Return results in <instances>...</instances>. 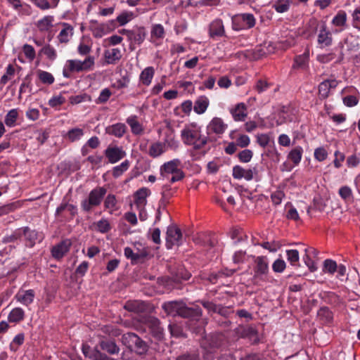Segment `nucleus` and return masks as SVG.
Instances as JSON below:
<instances>
[{"mask_svg": "<svg viewBox=\"0 0 360 360\" xmlns=\"http://www.w3.org/2000/svg\"><path fill=\"white\" fill-rule=\"evenodd\" d=\"M181 137L184 144L195 149H200L207 143V137L202 134L201 127L194 122L185 125Z\"/></svg>", "mask_w": 360, "mask_h": 360, "instance_id": "1", "label": "nucleus"}, {"mask_svg": "<svg viewBox=\"0 0 360 360\" xmlns=\"http://www.w3.org/2000/svg\"><path fill=\"white\" fill-rule=\"evenodd\" d=\"M162 308L165 312L172 316H180L182 317H199L202 311L199 307H188L184 302L172 301L164 303Z\"/></svg>", "mask_w": 360, "mask_h": 360, "instance_id": "2", "label": "nucleus"}, {"mask_svg": "<svg viewBox=\"0 0 360 360\" xmlns=\"http://www.w3.org/2000/svg\"><path fill=\"white\" fill-rule=\"evenodd\" d=\"M181 162L179 159H173L165 162L160 168V175L163 178L169 179V175L172 174L169 179L171 183L178 181L184 178V173L180 169Z\"/></svg>", "mask_w": 360, "mask_h": 360, "instance_id": "3", "label": "nucleus"}, {"mask_svg": "<svg viewBox=\"0 0 360 360\" xmlns=\"http://www.w3.org/2000/svg\"><path fill=\"white\" fill-rule=\"evenodd\" d=\"M107 193L104 187L98 186L92 189L86 198L83 200L81 207L84 211L89 212L94 207L99 206Z\"/></svg>", "mask_w": 360, "mask_h": 360, "instance_id": "4", "label": "nucleus"}, {"mask_svg": "<svg viewBox=\"0 0 360 360\" xmlns=\"http://www.w3.org/2000/svg\"><path fill=\"white\" fill-rule=\"evenodd\" d=\"M232 175L234 179L238 180L244 179L248 181L252 179L259 181L261 179V174L257 166L244 168L240 165H236L233 167Z\"/></svg>", "mask_w": 360, "mask_h": 360, "instance_id": "5", "label": "nucleus"}, {"mask_svg": "<svg viewBox=\"0 0 360 360\" xmlns=\"http://www.w3.org/2000/svg\"><path fill=\"white\" fill-rule=\"evenodd\" d=\"M232 27L236 31L248 30L255 25L256 20L253 14L249 13H239L231 18Z\"/></svg>", "mask_w": 360, "mask_h": 360, "instance_id": "6", "label": "nucleus"}, {"mask_svg": "<svg viewBox=\"0 0 360 360\" xmlns=\"http://www.w3.org/2000/svg\"><path fill=\"white\" fill-rule=\"evenodd\" d=\"M315 32L317 37L318 48L323 49L333 44L332 32L327 27L326 22H322L319 24L316 28Z\"/></svg>", "mask_w": 360, "mask_h": 360, "instance_id": "7", "label": "nucleus"}, {"mask_svg": "<svg viewBox=\"0 0 360 360\" xmlns=\"http://www.w3.org/2000/svg\"><path fill=\"white\" fill-rule=\"evenodd\" d=\"M122 342L131 349L142 354L146 352L147 345L138 335L133 333H127L122 335Z\"/></svg>", "mask_w": 360, "mask_h": 360, "instance_id": "8", "label": "nucleus"}, {"mask_svg": "<svg viewBox=\"0 0 360 360\" xmlns=\"http://www.w3.org/2000/svg\"><path fill=\"white\" fill-rule=\"evenodd\" d=\"M24 237L25 245L27 248H33L37 243H40L44 236L41 233L28 226L21 227V238Z\"/></svg>", "mask_w": 360, "mask_h": 360, "instance_id": "9", "label": "nucleus"}, {"mask_svg": "<svg viewBox=\"0 0 360 360\" xmlns=\"http://www.w3.org/2000/svg\"><path fill=\"white\" fill-rule=\"evenodd\" d=\"M183 238L181 230L174 225L167 227L166 236V247L172 249L174 246H179L182 244Z\"/></svg>", "mask_w": 360, "mask_h": 360, "instance_id": "10", "label": "nucleus"}, {"mask_svg": "<svg viewBox=\"0 0 360 360\" xmlns=\"http://www.w3.org/2000/svg\"><path fill=\"white\" fill-rule=\"evenodd\" d=\"M254 278L257 281H266L269 272V262L266 257H257L255 259Z\"/></svg>", "mask_w": 360, "mask_h": 360, "instance_id": "11", "label": "nucleus"}, {"mask_svg": "<svg viewBox=\"0 0 360 360\" xmlns=\"http://www.w3.org/2000/svg\"><path fill=\"white\" fill-rule=\"evenodd\" d=\"M228 129V124L219 117H214L209 122L206 129L207 134L221 136Z\"/></svg>", "mask_w": 360, "mask_h": 360, "instance_id": "12", "label": "nucleus"}, {"mask_svg": "<svg viewBox=\"0 0 360 360\" xmlns=\"http://www.w3.org/2000/svg\"><path fill=\"white\" fill-rule=\"evenodd\" d=\"M104 155L111 164H115L126 156V152L120 146L109 145L104 150Z\"/></svg>", "mask_w": 360, "mask_h": 360, "instance_id": "13", "label": "nucleus"}, {"mask_svg": "<svg viewBox=\"0 0 360 360\" xmlns=\"http://www.w3.org/2000/svg\"><path fill=\"white\" fill-rule=\"evenodd\" d=\"M95 63V58L93 56H88L84 60H69V70L77 72L89 71L92 70Z\"/></svg>", "mask_w": 360, "mask_h": 360, "instance_id": "14", "label": "nucleus"}, {"mask_svg": "<svg viewBox=\"0 0 360 360\" xmlns=\"http://www.w3.org/2000/svg\"><path fill=\"white\" fill-rule=\"evenodd\" d=\"M146 328L151 332L153 335L158 340L163 338V329L160 326V321L153 316L146 317L143 321Z\"/></svg>", "mask_w": 360, "mask_h": 360, "instance_id": "15", "label": "nucleus"}, {"mask_svg": "<svg viewBox=\"0 0 360 360\" xmlns=\"http://www.w3.org/2000/svg\"><path fill=\"white\" fill-rule=\"evenodd\" d=\"M339 81L331 78L326 79L319 85V94L321 98L325 99L329 96L332 91L338 86Z\"/></svg>", "mask_w": 360, "mask_h": 360, "instance_id": "16", "label": "nucleus"}, {"mask_svg": "<svg viewBox=\"0 0 360 360\" xmlns=\"http://www.w3.org/2000/svg\"><path fill=\"white\" fill-rule=\"evenodd\" d=\"M165 36V28L162 25L157 23L151 26L150 41L158 45Z\"/></svg>", "mask_w": 360, "mask_h": 360, "instance_id": "17", "label": "nucleus"}, {"mask_svg": "<svg viewBox=\"0 0 360 360\" xmlns=\"http://www.w3.org/2000/svg\"><path fill=\"white\" fill-rule=\"evenodd\" d=\"M225 34L224 23L220 19L214 20L209 27V34L210 37H222Z\"/></svg>", "mask_w": 360, "mask_h": 360, "instance_id": "18", "label": "nucleus"}, {"mask_svg": "<svg viewBox=\"0 0 360 360\" xmlns=\"http://www.w3.org/2000/svg\"><path fill=\"white\" fill-rule=\"evenodd\" d=\"M210 105V100L206 96H200L196 98L193 105V111L197 115H202Z\"/></svg>", "mask_w": 360, "mask_h": 360, "instance_id": "19", "label": "nucleus"}, {"mask_svg": "<svg viewBox=\"0 0 360 360\" xmlns=\"http://www.w3.org/2000/svg\"><path fill=\"white\" fill-rule=\"evenodd\" d=\"M155 75V69L152 66L145 68L139 75V82L143 86H148L151 84Z\"/></svg>", "mask_w": 360, "mask_h": 360, "instance_id": "20", "label": "nucleus"}, {"mask_svg": "<svg viewBox=\"0 0 360 360\" xmlns=\"http://www.w3.org/2000/svg\"><path fill=\"white\" fill-rule=\"evenodd\" d=\"M34 296V290L30 289L27 290H20L15 295V298L22 304L28 306L33 302Z\"/></svg>", "mask_w": 360, "mask_h": 360, "instance_id": "21", "label": "nucleus"}, {"mask_svg": "<svg viewBox=\"0 0 360 360\" xmlns=\"http://www.w3.org/2000/svg\"><path fill=\"white\" fill-rule=\"evenodd\" d=\"M230 112L236 122L243 121L247 117V109L243 103H238Z\"/></svg>", "mask_w": 360, "mask_h": 360, "instance_id": "22", "label": "nucleus"}, {"mask_svg": "<svg viewBox=\"0 0 360 360\" xmlns=\"http://www.w3.org/2000/svg\"><path fill=\"white\" fill-rule=\"evenodd\" d=\"M309 51L306 50L302 54L295 58L293 69L306 70L309 67Z\"/></svg>", "mask_w": 360, "mask_h": 360, "instance_id": "23", "label": "nucleus"}, {"mask_svg": "<svg viewBox=\"0 0 360 360\" xmlns=\"http://www.w3.org/2000/svg\"><path fill=\"white\" fill-rule=\"evenodd\" d=\"M150 192L147 188L139 189L134 194V205L136 207H145L147 203V197Z\"/></svg>", "mask_w": 360, "mask_h": 360, "instance_id": "24", "label": "nucleus"}, {"mask_svg": "<svg viewBox=\"0 0 360 360\" xmlns=\"http://www.w3.org/2000/svg\"><path fill=\"white\" fill-rule=\"evenodd\" d=\"M167 151L166 143L156 141L153 143L148 149V154L150 156L155 158L160 157Z\"/></svg>", "mask_w": 360, "mask_h": 360, "instance_id": "25", "label": "nucleus"}, {"mask_svg": "<svg viewBox=\"0 0 360 360\" xmlns=\"http://www.w3.org/2000/svg\"><path fill=\"white\" fill-rule=\"evenodd\" d=\"M82 351L85 356L89 357L91 360H108L107 356L96 348L92 349L89 347L84 346Z\"/></svg>", "mask_w": 360, "mask_h": 360, "instance_id": "26", "label": "nucleus"}, {"mask_svg": "<svg viewBox=\"0 0 360 360\" xmlns=\"http://www.w3.org/2000/svg\"><path fill=\"white\" fill-rule=\"evenodd\" d=\"M126 122L130 127L133 134L139 135L143 133V127L142 124L139 122L136 115H130L127 118Z\"/></svg>", "mask_w": 360, "mask_h": 360, "instance_id": "27", "label": "nucleus"}, {"mask_svg": "<svg viewBox=\"0 0 360 360\" xmlns=\"http://www.w3.org/2000/svg\"><path fill=\"white\" fill-rule=\"evenodd\" d=\"M107 25L105 24H100L97 21H91L90 29L94 37L96 38H101L108 33Z\"/></svg>", "mask_w": 360, "mask_h": 360, "instance_id": "28", "label": "nucleus"}, {"mask_svg": "<svg viewBox=\"0 0 360 360\" xmlns=\"http://www.w3.org/2000/svg\"><path fill=\"white\" fill-rule=\"evenodd\" d=\"M104 56L108 64H114L121 58L122 53L120 49L113 48L105 51Z\"/></svg>", "mask_w": 360, "mask_h": 360, "instance_id": "29", "label": "nucleus"}, {"mask_svg": "<svg viewBox=\"0 0 360 360\" xmlns=\"http://www.w3.org/2000/svg\"><path fill=\"white\" fill-rule=\"evenodd\" d=\"M25 318V311L20 307L13 309L8 316L9 323H18L22 321Z\"/></svg>", "mask_w": 360, "mask_h": 360, "instance_id": "30", "label": "nucleus"}, {"mask_svg": "<svg viewBox=\"0 0 360 360\" xmlns=\"http://www.w3.org/2000/svg\"><path fill=\"white\" fill-rule=\"evenodd\" d=\"M303 149L301 146H296L288 155V160L293 163L294 167L299 165L302 158Z\"/></svg>", "mask_w": 360, "mask_h": 360, "instance_id": "31", "label": "nucleus"}, {"mask_svg": "<svg viewBox=\"0 0 360 360\" xmlns=\"http://www.w3.org/2000/svg\"><path fill=\"white\" fill-rule=\"evenodd\" d=\"M104 207L110 214L118 210L117 200L115 195L108 194L104 200Z\"/></svg>", "mask_w": 360, "mask_h": 360, "instance_id": "32", "label": "nucleus"}, {"mask_svg": "<svg viewBox=\"0 0 360 360\" xmlns=\"http://www.w3.org/2000/svg\"><path fill=\"white\" fill-rule=\"evenodd\" d=\"M68 252V244L66 240H63L58 245L53 247L51 250L52 256L56 259H60Z\"/></svg>", "mask_w": 360, "mask_h": 360, "instance_id": "33", "label": "nucleus"}, {"mask_svg": "<svg viewBox=\"0 0 360 360\" xmlns=\"http://www.w3.org/2000/svg\"><path fill=\"white\" fill-rule=\"evenodd\" d=\"M94 226L98 232L101 233H106L111 229L110 221L105 217L101 218L94 224Z\"/></svg>", "mask_w": 360, "mask_h": 360, "instance_id": "34", "label": "nucleus"}, {"mask_svg": "<svg viewBox=\"0 0 360 360\" xmlns=\"http://www.w3.org/2000/svg\"><path fill=\"white\" fill-rule=\"evenodd\" d=\"M108 134L120 138L126 132V126L123 123H117L110 126L108 129Z\"/></svg>", "mask_w": 360, "mask_h": 360, "instance_id": "35", "label": "nucleus"}, {"mask_svg": "<svg viewBox=\"0 0 360 360\" xmlns=\"http://www.w3.org/2000/svg\"><path fill=\"white\" fill-rule=\"evenodd\" d=\"M347 19V16L346 12L345 11H340L333 17L331 23L335 27H342L346 25Z\"/></svg>", "mask_w": 360, "mask_h": 360, "instance_id": "36", "label": "nucleus"}, {"mask_svg": "<svg viewBox=\"0 0 360 360\" xmlns=\"http://www.w3.org/2000/svg\"><path fill=\"white\" fill-rule=\"evenodd\" d=\"M18 117V109L9 110L5 116L4 122L8 127H13L16 125V121Z\"/></svg>", "mask_w": 360, "mask_h": 360, "instance_id": "37", "label": "nucleus"}, {"mask_svg": "<svg viewBox=\"0 0 360 360\" xmlns=\"http://www.w3.org/2000/svg\"><path fill=\"white\" fill-rule=\"evenodd\" d=\"M53 22V17L51 15H46L37 21V27L41 32L47 31L52 27Z\"/></svg>", "mask_w": 360, "mask_h": 360, "instance_id": "38", "label": "nucleus"}, {"mask_svg": "<svg viewBox=\"0 0 360 360\" xmlns=\"http://www.w3.org/2000/svg\"><path fill=\"white\" fill-rule=\"evenodd\" d=\"M130 162L128 160L123 161L120 165H117L112 168V176L115 178H118L122 176L129 167Z\"/></svg>", "mask_w": 360, "mask_h": 360, "instance_id": "39", "label": "nucleus"}, {"mask_svg": "<svg viewBox=\"0 0 360 360\" xmlns=\"http://www.w3.org/2000/svg\"><path fill=\"white\" fill-rule=\"evenodd\" d=\"M146 36V30L143 27H139L131 33L130 38L136 44H141L145 40Z\"/></svg>", "mask_w": 360, "mask_h": 360, "instance_id": "40", "label": "nucleus"}, {"mask_svg": "<svg viewBox=\"0 0 360 360\" xmlns=\"http://www.w3.org/2000/svg\"><path fill=\"white\" fill-rule=\"evenodd\" d=\"M101 348L110 354H117L120 351L119 347L112 341H102L100 344Z\"/></svg>", "mask_w": 360, "mask_h": 360, "instance_id": "41", "label": "nucleus"}, {"mask_svg": "<svg viewBox=\"0 0 360 360\" xmlns=\"http://www.w3.org/2000/svg\"><path fill=\"white\" fill-rule=\"evenodd\" d=\"M24 333H18L13 338V340L10 343L9 349H11V351L15 352L19 349L20 346H21L24 343Z\"/></svg>", "mask_w": 360, "mask_h": 360, "instance_id": "42", "label": "nucleus"}, {"mask_svg": "<svg viewBox=\"0 0 360 360\" xmlns=\"http://www.w3.org/2000/svg\"><path fill=\"white\" fill-rule=\"evenodd\" d=\"M38 78L44 84H52L54 82V77L49 72L39 70L37 71Z\"/></svg>", "mask_w": 360, "mask_h": 360, "instance_id": "43", "label": "nucleus"}, {"mask_svg": "<svg viewBox=\"0 0 360 360\" xmlns=\"http://www.w3.org/2000/svg\"><path fill=\"white\" fill-rule=\"evenodd\" d=\"M290 1L289 0H277L273 5V8L278 13L286 12L290 7Z\"/></svg>", "mask_w": 360, "mask_h": 360, "instance_id": "44", "label": "nucleus"}, {"mask_svg": "<svg viewBox=\"0 0 360 360\" xmlns=\"http://www.w3.org/2000/svg\"><path fill=\"white\" fill-rule=\"evenodd\" d=\"M124 254L127 259H130L132 262H135L138 260L139 258L144 257L146 255L145 252H135L131 248L129 247L124 248Z\"/></svg>", "mask_w": 360, "mask_h": 360, "instance_id": "45", "label": "nucleus"}, {"mask_svg": "<svg viewBox=\"0 0 360 360\" xmlns=\"http://www.w3.org/2000/svg\"><path fill=\"white\" fill-rule=\"evenodd\" d=\"M351 18L353 27L360 31V6L352 11Z\"/></svg>", "mask_w": 360, "mask_h": 360, "instance_id": "46", "label": "nucleus"}, {"mask_svg": "<svg viewBox=\"0 0 360 360\" xmlns=\"http://www.w3.org/2000/svg\"><path fill=\"white\" fill-rule=\"evenodd\" d=\"M338 269L337 263L332 259H326L323 262V271L329 274H333Z\"/></svg>", "mask_w": 360, "mask_h": 360, "instance_id": "47", "label": "nucleus"}, {"mask_svg": "<svg viewBox=\"0 0 360 360\" xmlns=\"http://www.w3.org/2000/svg\"><path fill=\"white\" fill-rule=\"evenodd\" d=\"M21 238V228L15 229L11 234L6 235L2 238L4 243H13Z\"/></svg>", "mask_w": 360, "mask_h": 360, "instance_id": "48", "label": "nucleus"}, {"mask_svg": "<svg viewBox=\"0 0 360 360\" xmlns=\"http://www.w3.org/2000/svg\"><path fill=\"white\" fill-rule=\"evenodd\" d=\"M314 156L316 160L323 162L327 159L328 153L324 147L321 146L314 150Z\"/></svg>", "mask_w": 360, "mask_h": 360, "instance_id": "49", "label": "nucleus"}, {"mask_svg": "<svg viewBox=\"0 0 360 360\" xmlns=\"http://www.w3.org/2000/svg\"><path fill=\"white\" fill-rule=\"evenodd\" d=\"M66 101L65 97L62 96L61 94L57 96H53L49 101V105L51 108H57L60 107L62 104L65 103Z\"/></svg>", "mask_w": 360, "mask_h": 360, "instance_id": "50", "label": "nucleus"}, {"mask_svg": "<svg viewBox=\"0 0 360 360\" xmlns=\"http://www.w3.org/2000/svg\"><path fill=\"white\" fill-rule=\"evenodd\" d=\"M287 259L291 265H296L300 259L299 252L297 250H286Z\"/></svg>", "mask_w": 360, "mask_h": 360, "instance_id": "51", "label": "nucleus"}, {"mask_svg": "<svg viewBox=\"0 0 360 360\" xmlns=\"http://www.w3.org/2000/svg\"><path fill=\"white\" fill-rule=\"evenodd\" d=\"M253 156V153L251 150L245 149L240 152L238 155V159L241 162L248 163L249 162Z\"/></svg>", "mask_w": 360, "mask_h": 360, "instance_id": "52", "label": "nucleus"}, {"mask_svg": "<svg viewBox=\"0 0 360 360\" xmlns=\"http://www.w3.org/2000/svg\"><path fill=\"white\" fill-rule=\"evenodd\" d=\"M133 17L131 12H123L117 17V21L120 25H124L131 20Z\"/></svg>", "mask_w": 360, "mask_h": 360, "instance_id": "53", "label": "nucleus"}, {"mask_svg": "<svg viewBox=\"0 0 360 360\" xmlns=\"http://www.w3.org/2000/svg\"><path fill=\"white\" fill-rule=\"evenodd\" d=\"M68 208V202L63 200L60 205L57 208L56 212V217L58 221H63L65 217V211Z\"/></svg>", "mask_w": 360, "mask_h": 360, "instance_id": "54", "label": "nucleus"}, {"mask_svg": "<svg viewBox=\"0 0 360 360\" xmlns=\"http://www.w3.org/2000/svg\"><path fill=\"white\" fill-rule=\"evenodd\" d=\"M84 135L83 129L74 128L69 130V141H75L80 139Z\"/></svg>", "mask_w": 360, "mask_h": 360, "instance_id": "55", "label": "nucleus"}, {"mask_svg": "<svg viewBox=\"0 0 360 360\" xmlns=\"http://www.w3.org/2000/svg\"><path fill=\"white\" fill-rule=\"evenodd\" d=\"M31 82H32V76L31 75H27L22 81L19 89L20 94L25 93L27 89L29 91H31Z\"/></svg>", "mask_w": 360, "mask_h": 360, "instance_id": "56", "label": "nucleus"}, {"mask_svg": "<svg viewBox=\"0 0 360 360\" xmlns=\"http://www.w3.org/2000/svg\"><path fill=\"white\" fill-rule=\"evenodd\" d=\"M338 193L340 197L345 200H349L352 198V189L347 186H342L339 189Z\"/></svg>", "mask_w": 360, "mask_h": 360, "instance_id": "57", "label": "nucleus"}, {"mask_svg": "<svg viewBox=\"0 0 360 360\" xmlns=\"http://www.w3.org/2000/svg\"><path fill=\"white\" fill-rule=\"evenodd\" d=\"M236 143L240 148H245L250 143V139L246 134H240L236 140Z\"/></svg>", "mask_w": 360, "mask_h": 360, "instance_id": "58", "label": "nucleus"}, {"mask_svg": "<svg viewBox=\"0 0 360 360\" xmlns=\"http://www.w3.org/2000/svg\"><path fill=\"white\" fill-rule=\"evenodd\" d=\"M335 159L333 160L334 167L337 169L342 167V162L345 160V155L344 153L339 150H336L334 153Z\"/></svg>", "mask_w": 360, "mask_h": 360, "instance_id": "59", "label": "nucleus"}, {"mask_svg": "<svg viewBox=\"0 0 360 360\" xmlns=\"http://www.w3.org/2000/svg\"><path fill=\"white\" fill-rule=\"evenodd\" d=\"M256 139L257 143L262 148L266 147L270 142V137L267 134H259Z\"/></svg>", "mask_w": 360, "mask_h": 360, "instance_id": "60", "label": "nucleus"}, {"mask_svg": "<svg viewBox=\"0 0 360 360\" xmlns=\"http://www.w3.org/2000/svg\"><path fill=\"white\" fill-rule=\"evenodd\" d=\"M286 264L284 260L278 259L272 264L274 271L281 273L285 269Z\"/></svg>", "mask_w": 360, "mask_h": 360, "instance_id": "61", "label": "nucleus"}, {"mask_svg": "<svg viewBox=\"0 0 360 360\" xmlns=\"http://www.w3.org/2000/svg\"><path fill=\"white\" fill-rule=\"evenodd\" d=\"M23 53L27 58L33 60L35 57V51L32 46L25 44L22 48Z\"/></svg>", "mask_w": 360, "mask_h": 360, "instance_id": "62", "label": "nucleus"}, {"mask_svg": "<svg viewBox=\"0 0 360 360\" xmlns=\"http://www.w3.org/2000/svg\"><path fill=\"white\" fill-rule=\"evenodd\" d=\"M303 260L310 271L314 272L317 270L316 262L311 259V257H309V255H305L303 257Z\"/></svg>", "mask_w": 360, "mask_h": 360, "instance_id": "63", "label": "nucleus"}, {"mask_svg": "<svg viewBox=\"0 0 360 360\" xmlns=\"http://www.w3.org/2000/svg\"><path fill=\"white\" fill-rule=\"evenodd\" d=\"M343 103L347 107H354L357 105L359 100L358 98L353 96H347L342 98Z\"/></svg>", "mask_w": 360, "mask_h": 360, "instance_id": "64", "label": "nucleus"}]
</instances>
